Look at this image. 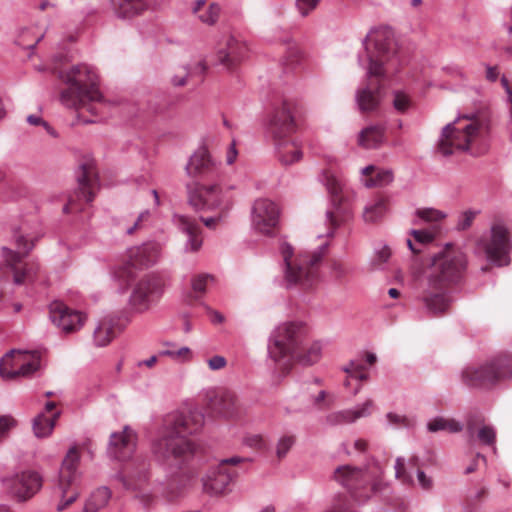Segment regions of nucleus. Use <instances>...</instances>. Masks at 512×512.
<instances>
[{
    "mask_svg": "<svg viewBox=\"0 0 512 512\" xmlns=\"http://www.w3.org/2000/svg\"><path fill=\"white\" fill-rule=\"evenodd\" d=\"M237 155H238V152H237V149H236V143L233 140L232 143L230 144L228 150H227V155H226V162H227V164H229V165L233 164L234 161L236 160Z\"/></svg>",
    "mask_w": 512,
    "mask_h": 512,
    "instance_id": "e2e57ef3",
    "label": "nucleus"
},
{
    "mask_svg": "<svg viewBox=\"0 0 512 512\" xmlns=\"http://www.w3.org/2000/svg\"><path fill=\"white\" fill-rule=\"evenodd\" d=\"M226 359L223 356H213L208 360V366L211 370H219L226 366Z\"/></svg>",
    "mask_w": 512,
    "mask_h": 512,
    "instance_id": "680f3d73",
    "label": "nucleus"
},
{
    "mask_svg": "<svg viewBox=\"0 0 512 512\" xmlns=\"http://www.w3.org/2000/svg\"><path fill=\"white\" fill-rule=\"evenodd\" d=\"M295 443V438L292 435H284L280 437L276 445V455L279 459L284 458L288 451Z\"/></svg>",
    "mask_w": 512,
    "mask_h": 512,
    "instance_id": "8fccbe9b",
    "label": "nucleus"
},
{
    "mask_svg": "<svg viewBox=\"0 0 512 512\" xmlns=\"http://www.w3.org/2000/svg\"><path fill=\"white\" fill-rule=\"evenodd\" d=\"M212 280L209 274H201L192 279V289L197 293H204L208 282Z\"/></svg>",
    "mask_w": 512,
    "mask_h": 512,
    "instance_id": "864d4df0",
    "label": "nucleus"
},
{
    "mask_svg": "<svg viewBox=\"0 0 512 512\" xmlns=\"http://www.w3.org/2000/svg\"><path fill=\"white\" fill-rule=\"evenodd\" d=\"M280 210L270 199H257L251 211L252 228L265 235H270L279 222Z\"/></svg>",
    "mask_w": 512,
    "mask_h": 512,
    "instance_id": "a211bd4d",
    "label": "nucleus"
},
{
    "mask_svg": "<svg viewBox=\"0 0 512 512\" xmlns=\"http://www.w3.org/2000/svg\"><path fill=\"white\" fill-rule=\"evenodd\" d=\"M363 368V364L359 363L357 361H350L349 365L344 367L343 370L350 375V377L353 376V374H356L358 370Z\"/></svg>",
    "mask_w": 512,
    "mask_h": 512,
    "instance_id": "0e129e2a",
    "label": "nucleus"
},
{
    "mask_svg": "<svg viewBox=\"0 0 512 512\" xmlns=\"http://www.w3.org/2000/svg\"><path fill=\"white\" fill-rule=\"evenodd\" d=\"M477 439L482 445L491 446L493 451L496 452V430L491 425H482L476 433Z\"/></svg>",
    "mask_w": 512,
    "mask_h": 512,
    "instance_id": "37998d69",
    "label": "nucleus"
},
{
    "mask_svg": "<svg viewBox=\"0 0 512 512\" xmlns=\"http://www.w3.org/2000/svg\"><path fill=\"white\" fill-rule=\"evenodd\" d=\"M244 444L251 448L262 450L266 448V442L264 438L259 434L247 435L244 440Z\"/></svg>",
    "mask_w": 512,
    "mask_h": 512,
    "instance_id": "5fc2aeb1",
    "label": "nucleus"
},
{
    "mask_svg": "<svg viewBox=\"0 0 512 512\" xmlns=\"http://www.w3.org/2000/svg\"><path fill=\"white\" fill-rule=\"evenodd\" d=\"M111 498V491L108 487H99L94 490L86 500L82 512H98L106 507Z\"/></svg>",
    "mask_w": 512,
    "mask_h": 512,
    "instance_id": "4c0bfd02",
    "label": "nucleus"
},
{
    "mask_svg": "<svg viewBox=\"0 0 512 512\" xmlns=\"http://www.w3.org/2000/svg\"><path fill=\"white\" fill-rule=\"evenodd\" d=\"M417 480L423 490L428 491L432 489L433 480L431 477L427 476L424 471L417 470Z\"/></svg>",
    "mask_w": 512,
    "mask_h": 512,
    "instance_id": "bf43d9fd",
    "label": "nucleus"
},
{
    "mask_svg": "<svg viewBox=\"0 0 512 512\" xmlns=\"http://www.w3.org/2000/svg\"><path fill=\"white\" fill-rule=\"evenodd\" d=\"M26 121L31 126L43 127L44 130L47 132V134H49L50 136H52L54 138L58 137V133L56 132V130L53 127H51L50 124L41 117V115H39V114L28 115L26 118Z\"/></svg>",
    "mask_w": 512,
    "mask_h": 512,
    "instance_id": "09e8293b",
    "label": "nucleus"
},
{
    "mask_svg": "<svg viewBox=\"0 0 512 512\" xmlns=\"http://www.w3.org/2000/svg\"><path fill=\"white\" fill-rule=\"evenodd\" d=\"M60 416V412H55L52 416H46L45 413L38 414L33 420V431L37 438H46L50 436L55 427V423Z\"/></svg>",
    "mask_w": 512,
    "mask_h": 512,
    "instance_id": "58836bf2",
    "label": "nucleus"
},
{
    "mask_svg": "<svg viewBox=\"0 0 512 512\" xmlns=\"http://www.w3.org/2000/svg\"><path fill=\"white\" fill-rule=\"evenodd\" d=\"M16 425V421L9 415L0 417V441L5 438L9 431Z\"/></svg>",
    "mask_w": 512,
    "mask_h": 512,
    "instance_id": "6e6d98bb",
    "label": "nucleus"
},
{
    "mask_svg": "<svg viewBox=\"0 0 512 512\" xmlns=\"http://www.w3.org/2000/svg\"><path fill=\"white\" fill-rule=\"evenodd\" d=\"M416 216L425 222H438L446 217V214L434 208L418 209L415 212Z\"/></svg>",
    "mask_w": 512,
    "mask_h": 512,
    "instance_id": "c03bdc74",
    "label": "nucleus"
},
{
    "mask_svg": "<svg viewBox=\"0 0 512 512\" xmlns=\"http://www.w3.org/2000/svg\"><path fill=\"white\" fill-rule=\"evenodd\" d=\"M41 367L39 351L11 350L0 361V375L4 379L30 377Z\"/></svg>",
    "mask_w": 512,
    "mask_h": 512,
    "instance_id": "2eb2a0df",
    "label": "nucleus"
},
{
    "mask_svg": "<svg viewBox=\"0 0 512 512\" xmlns=\"http://www.w3.org/2000/svg\"><path fill=\"white\" fill-rule=\"evenodd\" d=\"M427 430L431 433L439 431H448L450 433H457L462 431L463 425L452 418H444L442 416H436L427 422Z\"/></svg>",
    "mask_w": 512,
    "mask_h": 512,
    "instance_id": "ea45409f",
    "label": "nucleus"
},
{
    "mask_svg": "<svg viewBox=\"0 0 512 512\" xmlns=\"http://www.w3.org/2000/svg\"><path fill=\"white\" fill-rule=\"evenodd\" d=\"M204 424V414L194 409L188 415L180 412L169 414L164 420L160 435L152 443V453L155 459L166 464L171 459L192 454L195 444L190 438Z\"/></svg>",
    "mask_w": 512,
    "mask_h": 512,
    "instance_id": "f257e3e1",
    "label": "nucleus"
},
{
    "mask_svg": "<svg viewBox=\"0 0 512 512\" xmlns=\"http://www.w3.org/2000/svg\"><path fill=\"white\" fill-rule=\"evenodd\" d=\"M51 321L64 333H74L80 330L87 320L86 314L69 308L61 301H53L49 305Z\"/></svg>",
    "mask_w": 512,
    "mask_h": 512,
    "instance_id": "6ab92c4d",
    "label": "nucleus"
},
{
    "mask_svg": "<svg viewBox=\"0 0 512 512\" xmlns=\"http://www.w3.org/2000/svg\"><path fill=\"white\" fill-rule=\"evenodd\" d=\"M366 52V59L359 56L358 62L364 66L367 62V76H385L387 69L384 65L388 63L395 53L393 31L389 27H378L372 29L363 40Z\"/></svg>",
    "mask_w": 512,
    "mask_h": 512,
    "instance_id": "423d86ee",
    "label": "nucleus"
},
{
    "mask_svg": "<svg viewBox=\"0 0 512 512\" xmlns=\"http://www.w3.org/2000/svg\"><path fill=\"white\" fill-rule=\"evenodd\" d=\"M173 222L180 231L187 235L185 251H198L203 243L199 224L194 219L181 214H175L173 216Z\"/></svg>",
    "mask_w": 512,
    "mask_h": 512,
    "instance_id": "bb28decb",
    "label": "nucleus"
},
{
    "mask_svg": "<svg viewBox=\"0 0 512 512\" xmlns=\"http://www.w3.org/2000/svg\"><path fill=\"white\" fill-rule=\"evenodd\" d=\"M136 442L137 436L135 431L129 426H125L122 431L114 432L110 435L107 455L113 460L127 461L135 452Z\"/></svg>",
    "mask_w": 512,
    "mask_h": 512,
    "instance_id": "aec40b11",
    "label": "nucleus"
},
{
    "mask_svg": "<svg viewBox=\"0 0 512 512\" xmlns=\"http://www.w3.org/2000/svg\"><path fill=\"white\" fill-rule=\"evenodd\" d=\"M395 476L403 483H411L413 481L412 475L406 468L405 459L403 457H397L395 461Z\"/></svg>",
    "mask_w": 512,
    "mask_h": 512,
    "instance_id": "de8ad7c7",
    "label": "nucleus"
},
{
    "mask_svg": "<svg viewBox=\"0 0 512 512\" xmlns=\"http://www.w3.org/2000/svg\"><path fill=\"white\" fill-rule=\"evenodd\" d=\"M483 251L486 259L498 267L507 266L511 262L512 234L507 222L503 218H495L487 235L483 236L477 244Z\"/></svg>",
    "mask_w": 512,
    "mask_h": 512,
    "instance_id": "9b49d317",
    "label": "nucleus"
},
{
    "mask_svg": "<svg viewBox=\"0 0 512 512\" xmlns=\"http://www.w3.org/2000/svg\"><path fill=\"white\" fill-rule=\"evenodd\" d=\"M349 273V269L341 262L334 261L331 265V276L340 281Z\"/></svg>",
    "mask_w": 512,
    "mask_h": 512,
    "instance_id": "4d7b16f0",
    "label": "nucleus"
},
{
    "mask_svg": "<svg viewBox=\"0 0 512 512\" xmlns=\"http://www.w3.org/2000/svg\"><path fill=\"white\" fill-rule=\"evenodd\" d=\"M466 264L465 254L458 250H446L433 257L427 275V288L421 296V300L430 314L439 315L446 312L450 305V299L445 290L461 280Z\"/></svg>",
    "mask_w": 512,
    "mask_h": 512,
    "instance_id": "f03ea898",
    "label": "nucleus"
},
{
    "mask_svg": "<svg viewBox=\"0 0 512 512\" xmlns=\"http://www.w3.org/2000/svg\"><path fill=\"white\" fill-rule=\"evenodd\" d=\"M162 294V289L155 279H141L130 296V305L137 312H144L155 303Z\"/></svg>",
    "mask_w": 512,
    "mask_h": 512,
    "instance_id": "412c9836",
    "label": "nucleus"
},
{
    "mask_svg": "<svg viewBox=\"0 0 512 512\" xmlns=\"http://www.w3.org/2000/svg\"><path fill=\"white\" fill-rule=\"evenodd\" d=\"M149 216H150L149 210H145V211L141 212L139 214L137 220L134 222V224L126 229V233L130 235L137 229H140L142 227V224H141L142 221L144 222L145 220H147L149 218Z\"/></svg>",
    "mask_w": 512,
    "mask_h": 512,
    "instance_id": "052dcab7",
    "label": "nucleus"
},
{
    "mask_svg": "<svg viewBox=\"0 0 512 512\" xmlns=\"http://www.w3.org/2000/svg\"><path fill=\"white\" fill-rule=\"evenodd\" d=\"M382 475L383 468L378 463L365 470L343 465L335 470L334 479L348 489L357 501L365 502L380 489Z\"/></svg>",
    "mask_w": 512,
    "mask_h": 512,
    "instance_id": "0eeeda50",
    "label": "nucleus"
},
{
    "mask_svg": "<svg viewBox=\"0 0 512 512\" xmlns=\"http://www.w3.org/2000/svg\"><path fill=\"white\" fill-rule=\"evenodd\" d=\"M384 138V128L373 125L361 130L358 136V144L366 149L378 147Z\"/></svg>",
    "mask_w": 512,
    "mask_h": 512,
    "instance_id": "e433bc0d",
    "label": "nucleus"
},
{
    "mask_svg": "<svg viewBox=\"0 0 512 512\" xmlns=\"http://www.w3.org/2000/svg\"><path fill=\"white\" fill-rule=\"evenodd\" d=\"M306 328L301 322H286L277 326L269 337L268 353L271 359L284 367L291 365V357L305 341Z\"/></svg>",
    "mask_w": 512,
    "mask_h": 512,
    "instance_id": "9d476101",
    "label": "nucleus"
},
{
    "mask_svg": "<svg viewBox=\"0 0 512 512\" xmlns=\"http://www.w3.org/2000/svg\"><path fill=\"white\" fill-rule=\"evenodd\" d=\"M392 105L398 113L404 114L412 107L411 96L402 90H395Z\"/></svg>",
    "mask_w": 512,
    "mask_h": 512,
    "instance_id": "79ce46f5",
    "label": "nucleus"
},
{
    "mask_svg": "<svg viewBox=\"0 0 512 512\" xmlns=\"http://www.w3.org/2000/svg\"><path fill=\"white\" fill-rule=\"evenodd\" d=\"M211 408L216 413L229 418L238 414L239 401L234 392L224 390L211 400Z\"/></svg>",
    "mask_w": 512,
    "mask_h": 512,
    "instance_id": "c756f323",
    "label": "nucleus"
},
{
    "mask_svg": "<svg viewBox=\"0 0 512 512\" xmlns=\"http://www.w3.org/2000/svg\"><path fill=\"white\" fill-rule=\"evenodd\" d=\"M245 460V458L239 456L221 460L219 464L215 468L210 469L203 478L204 490L212 495L222 494L229 484L239 475L235 467Z\"/></svg>",
    "mask_w": 512,
    "mask_h": 512,
    "instance_id": "dca6fc26",
    "label": "nucleus"
},
{
    "mask_svg": "<svg viewBox=\"0 0 512 512\" xmlns=\"http://www.w3.org/2000/svg\"><path fill=\"white\" fill-rule=\"evenodd\" d=\"M191 355V350L188 347H181L178 350H175V359H188Z\"/></svg>",
    "mask_w": 512,
    "mask_h": 512,
    "instance_id": "338daca9",
    "label": "nucleus"
},
{
    "mask_svg": "<svg viewBox=\"0 0 512 512\" xmlns=\"http://www.w3.org/2000/svg\"><path fill=\"white\" fill-rule=\"evenodd\" d=\"M186 187L188 203L196 211L219 209L226 213L233 206L234 198L230 188H222L217 184L200 183L188 184Z\"/></svg>",
    "mask_w": 512,
    "mask_h": 512,
    "instance_id": "4468645a",
    "label": "nucleus"
},
{
    "mask_svg": "<svg viewBox=\"0 0 512 512\" xmlns=\"http://www.w3.org/2000/svg\"><path fill=\"white\" fill-rule=\"evenodd\" d=\"M374 402L367 399L364 403L356 405L351 409L340 410L330 413L326 420L330 425H343L351 424L360 418H365L371 415Z\"/></svg>",
    "mask_w": 512,
    "mask_h": 512,
    "instance_id": "c85d7f7f",
    "label": "nucleus"
},
{
    "mask_svg": "<svg viewBox=\"0 0 512 512\" xmlns=\"http://www.w3.org/2000/svg\"><path fill=\"white\" fill-rule=\"evenodd\" d=\"M78 191L77 199H83L86 203L93 201L98 186V180L92 163L82 164L77 173Z\"/></svg>",
    "mask_w": 512,
    "mask_h": 512,
    "instance_id": "cd10ccee",
    "label": "nucleus"
},
{
    "mask_svg": "<svg viewBox=\"0 0 512 512\" xmlns=\"http://www.w3.org/2000/svg\"><path fill=\"white\" fill-rule=\"evenodd\" d=\"M120 479L127 490L137 492L138 498L144 506H147L152 501V496L148 488V463L143 460L137 473L130 471L125 475L120 476Z\"/></svg>",
    "mask_w": 512,
    "mask_h": 512,
    "instance_id": "393cba45",
    "label": "nucleus"
},
{
    "mask_svg": "<svg viewBox=\"0 0 512 512\" xmlns=\"http://www.w3.org/2000/svg\"><path fill=\"white\" fill-rule=\"evenodd\" d=\"M68 88L61 93V101L68 108L96 113L102 95L97 87V75L87 64L72 66L64 76Z\"/></svg>",
    "mask_w": 512,
    "mask_h": 512,
    "instance_id": "7ed1b4c3",
    "label": "nucleus"
},
{
    "mask_svg": "<svg viewBox=\"0 0 512 512\" xmlns=\"http://www.w3.org/2000/svg\"><path fill=\"white\" fill-rule=\"evenodd\" d=\"M114 337V330L111 322L107 319L101 320L94 330V342L97 346L103 347L111 342Z\"/></svg>",
    "mask_w": 512,
    "mask_h": 512,
    "instance_id": "a19ab883",
    "label": "nucleus"
},
{
    "mask_svg": "<svg viewBox=\"0 0 512 512\" xmlns=\"http://www.w3.org/2000/svg\"><path fill=\"white\" fill-rule=\"evenodd\" d=\"M479 213H480L479 210H473V209H468V210H465L464 212H462L458 217L456 229L458 231H465V230L469 229L471 227L474 219L476 218V216Z\"/></svg>",
    "mask_w": 512,
    "mask_h": 512,
    "instance_id": "a18cd8bd",
    "label": "nucleus"
},
{
    "mask_svg": "<svg viewBox=\"0 0 512 512\" xmlns=\"http://www.w3.org/2000/svg\"><path fill=\"white\" fill-rule=\"evenodd\" d=\"M3 486L18 501H27L36 495L43 485L41 474L34 470H24L2 479Z\"/></svg>",
    "mask_w": 512,
    "mask_h": 512,
    "instance_id": "f3484780",
    "label": "nucleus"
},
{
    "mask_svg": "<svg viewBox=\"0 0 512 512\" xmlns=\"http://www.w3.org/2000/svg\"><path fill=\"white\" fill-rule=\"evenodd\" d=\"M191 12L201 23L212 26L220 17L221 7L215 2L195 0L191 4Z\"/></svg>",
    "mask_w": 512,
    "mask_h": 512,
    "instance_id": "7c9ffc66",
    "label": "nucleus"
},
{
    "mask_svg": "<svg viewBox=\"0 0 512 512\" xmlns=\"http://www.w3.org/2000/svg\"><path fill=\"white\" fill-rule=\"evenodd\" d=\"M320 0H296V7L301 16H308L319 4Z\"/></svg>",
    "mask_w": 512,
    "mask_h": 512,
    "instance_id": "603ef678",
    "label": "nucleus"
},
{
    "mask_svg": "<svg viewBox=\"0 0 512 512\" xmlns=\"http://www.w3.org/2000/svg\"><path fill=\"white\" fill-rule=\"evenodd\" d=\"M381 87L377 84L375 87L372 82L356 92V103L362 112H370L377 109L381 101Z\"/></svg>",
    "mask_w": 512,
    "mask_h": 512,
    "instance_id": "2f4dec72",
    "label": "nucleus"
},
{
    "mask_svg": "<svg viewBox=\"0 0 512 512\" xmlns=\"http://www.w3.org/2000/svg\"><path fill=\"white\" fill-rule=\"evenodd\" d=\"M512 377V355L496 356L479 367L469 366L462 371V379L470 387H490Z\"/></svg>",
    "mask_w": 512,
    "mask_h": 512,
    "instance_id": "ddd939ff",
    "label": "nucleus"
},
{
    "mask_svg": "<svg viewBox=\"0 0 512 512\" xmlns=\"http://www.w3.org/2000/svg\"><path fill=\"white\" fill-rule=\"evenodd\" d=\"M390 200L388 196H379L366 204L363 209V220L366 223H376L382 220L389 211Z\"/></svg>",
    "mask_w": 512,
    "mask_h": 512,
    "instance_id": "c9c22d12",
    "label": "nucleus"
},
{
    "mask_svg": "<svg viewBox=\"0 0 512 512\" xmlns=\"http://www.w3.org/2000/svg\"><path fill=\"white\" fill-rule=\"evenodd\" d=\"M267 129L275 141L277 157L283 165H292L302 158L301 145L288 139L296 130L290 101L282 100L274 105Z\"/></svg>",
    "mask_w": 512,
    "mask_h": 512,
    "instance_id": "20e7f679",
    "label": "nucleus"
},
{
    "mask_svg": "<svg viewBox=\"0 0 512 512\" xmlns=\"http://www.w3.org/2000/svg\"><path fill=\"white\" fill-rule=\"evenodd\" d=\"M162 245L156 241H149L140 246L128 249L127 265L134 268H148L160 258Z\"/></svg>",
    "mask_w": 512,
    "mask_h": 512,
    "instance_id": "b1692460",
    "label": "nucleus"
},
{
    "mask_svg": "<svg viewBox=\"0 0 512 512\" xmlns=\"http://www.w3.org/2000/svg\"><path fill=\"white\" fill-rule=\"evenodd\" d=\"M481 125L474 114L458 116L453 122L443 127L438 140V151L449 156L458 151H467L480 131Z\"/></svg>",
    "mask_w": 512,
    "mask_h": 512,
    "instance_id": "1a4fd4ad",
    "label": "nucleus"
},
{
    "mask_svg": "<svg viewBox=\"0 0 512 512\" xmlns=\"http://www.w3.org/2000/svg\"><path fill=\"white\" fill-rule=\"evenodd\" d=\"M411 234L414 237V241L419 245L428 244L433 241V234L427 230L412 229Z\"/></svg>",
    "mask_w": 512,
    "mask_h": 512,
    "instance_id": "13d9d810",
    "label": "nucleus"
},
{
    "mask_svg": "<svg viewBox=\"0 0 512 512\" xmlns=\"http://www.w3.org/2000/svg\"><path fill=\"white\" fill-rule=\"evenodd\" d=\"M499 76V72L497 67L487 66L486 69V78L491 81L495 82Z\"/></svg>",
    "mask_w": 512,
    "mask_h": 512,
    "instance_id": "69168bd1",
    "label": "nucleus"
},
{
    "mask_svg": "<svg viewBox=\"0 0 512 512\" xmlns=\"http://www.w3.org/2000/svg\"><path fill=\"white\" fill-rule=\"evenodd\" d=\"M79 463L80 452L78 447L74 444L67 451L59 470L57 489L60 495V501L56 507L58 512L65 510L69 505L74 503L80 494L79 486L81 474L78 470Z\"/></svg>",
    "mask_w": 512,
    "mask_h": 512,
    "instance_id": "f8f14e48",
    "label": "nucleus"
},
{
    "mask_svg": "<svg viewBox=\"0 0 512 512\" xmlns=\"http://www.w3.org/2000/svg\"><path fill=\"white\" fill-rule=\"evenodd\" d=\"M326 187L330 193L332 199L333 208L326 212V222L328 230L326 235L328 237L333 236L335 229L344 221L345 213L341 207L342 198L340 196L342 191V185L339 180L334 177H327Z\"/></svg>",
    "mask_w": 512,
    "mask_h": 512,
    "instance_id": "5701e85b",
    "label": "nucleus"
},
{
    "mask_svg": "<svg viewBox=\"0 0 512 512\" xmlns=\"http://www.w3.org/2000/svg\"><path fill=\"white\" fill-rule=\"evenodd\" d=\"M388 424L393 427H405L409 428L414 425V421L405 415L389 412L386 414Z\"/></svg>",
    "mask_w": 512,
    "mask_h": 512,
    "instance_id": "49530a36",
    "label": "nucleus"
},
{
    "mask_svg": "<svg viewBox=\"0 0 512 512\" xmlns=\"http://www.w3.org/2000/svg\"><path fill=\"white\" fill-rule=\"evenodd\" d=\"M323 345L320 341H314L309 345L304 342L291 357V364L297 362L301 365L308 366L318 362L322 356Z\"/></svg>",
    "mask_w": 512,
    "mask_h": 512,
    "instance_id": "72a5a7b5",
    "label": "nucleus"
},
{
    "mask_svg": "<svg viewBox=\"0 0 512 512\" xmlns=\"http://www.w3.org/2000/svg\"><path fill=\"white\" fill-rule=\"evenodd\" d=\"M115 15L121 19H129L141 14L148 8L146 0H112Z\"/></svg>",
    "mask_w": 512,
    "mask_h": 512,
    "instance_id": "f704fd0d",
    "label": "nucleus"
},
{
    "mask_svg": "<svg viewBox=\"0 0 512 512\" xmlns=\"http://www.w3.org/2000/svg\"><path fill=\"white\" fill-rule=\"evenodd\" d=\"M247 53L246 44L239 38L230 35L225 39L224 46L217 52V60L219 64L227 69H232L246 58Z\"/></svg>",
    "mask_w": 512,
    "mask_h": 512,
    "instance_id": "a878e982",
    "label": "nucleus"
},
{
    "mask_svg": "<svg viewBox=\"0 0 512 512\" xmlns=\"http://www.w3.org/2000/svg\"><path fill=\"white\" fill-rule=\"evenodd\" d=\"M204 225L208 228H214L216 224L221 220V217H208V218H201Z\"/></svg>",
    "mask_w": 512,
    "mask_h": 512,
    "instance_id": "774afa93",
    "label": "nucleus"
},
{
    "mask_svg": "<svg viewBox=\"0 0 512 512\" xmlns=\"http://www.w3.org/2000/svg\"><path fill=\"white\" fill-rule=\"evenodd\" d=\"M327 244H321L314 252L301 254L292 262L293 248L288 243H282L281 254L285 262V280L287 286L299 284L303 288L311 287L317 279V267L321 262Z\"/></svg>",
    "mask_w": 512,
    "mask_h": 512,
    "instance_id": "6e6552de",
    "label": "nucleus"
},
{
    "mask_svg": "<svg viewBox=\"0 0 512 512\" xmlns=\"http://www.w3.org/2000/svg\"><path fill=\"white\" fill-rule=\"evenodd\" d=\"M362 182L365 187H385L393 182L394 174L391 169H380L369 165L362 169Z\"/></svg>",
    "mask_w": 512,
    "mask_h": 512,
    "instance_id": "473e14b6",
    "label": "nucleus"
},
{
    "mask_svg": "<svg viewBox=\"0 0 512 512\" xmlns=\"http://www.w3.org/2000/svg\"><path fill=\"white\" fill-rule=\"evenodd\" d=\"M39 236L34 235L27 223H23L14 230L13 239L16 250L8 247H2V257L6 265L13 274V282L16 285H23L32 282L39 269L37 264L25 263L19 266L23 258H25L34 247V242Z\"/></svg>",
    "mask_w": 512,
    "mask_h": 512,
    "instance_id": "39448f33",
    "label": "nucleus"
},
{
    "mask_svg": "<svg viewBox=\"0 0 512 512\" xmlns=\"http://www.w3.org/2000/svg\"><path fill=\"white\" fill-rule=\"evenodd\" d=\"M185 170L188 176L203 180H214L220 176L219 165L211 159L205 148L198 149L190 157Z\"/></svg>",
    "mask_w": 512,
    "mask_h": 512,
    "instance_id": "4be33fe9",
    "label": "nucleus"
},
{
    "mask_svg": "<svg viewBox=\"0 0 512 512\" xmlns=\"http://www.w3.org/2000/svg\"><path fill=\"white\" fill-rule=\"evenodd\" d=\"M184 489V485H180L178 481L172 480L165 488L164 495L168 501H173L182 495Z\"/></svg>",
    "mask_w": 512,
    "mask_h": 512,
    "instance_id": "3c124183",
    "label": "nucleus"
}]
</instances>
